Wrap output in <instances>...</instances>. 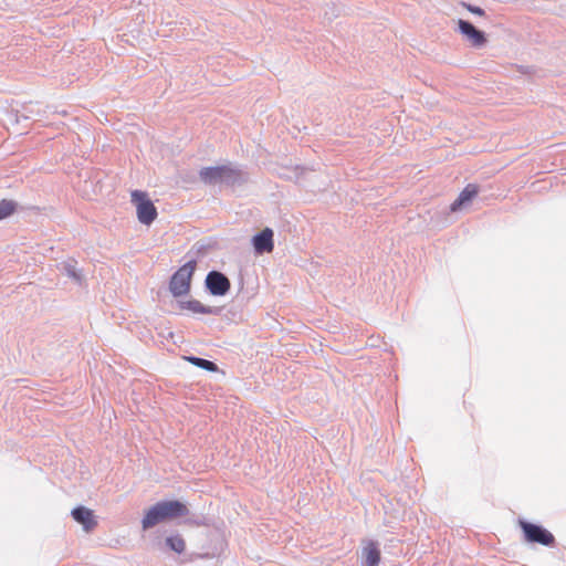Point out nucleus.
<instances>
[{
  "instance_id": "obj_1",
  "label": "nucleus",
  "mask_w": 566,
  "mask_h": 566,
  "mask_svg": "<svg viewBox=\"0 0 566 566\" xmlns=\"http://www.w3.org/2000/svg\"><path fill=\"white\" fill-rule=\"evenodd\" d=\"M188 514L186 504L179 501H163L149 507L143 518V528L148 530L159 523Z\"/></svg>"
},
{
  "instance_id": "obj_2",
  "label": "nucleus",
  "mask_w": 566,
  "mask_h": 566,
  "mask_svg": "<svg viewBox=\"0 0 566 566\" xmlns=\"http://www.w3.org/2000/svg\"><path fill=\"white\" fill-rule=\"evenodd\" d=\"M200 178L210 185H235L247 180V175L232 164L207 167L200 170Z\"/></svg>"
},
{
  "instance_id": "obj_3",
  "label": "nucleus",
  "mask_w": 566,
  "mask_h": 566,
  "mask_svg": "<svg viewBox=\"0 0 566 566\" xmlns=\"http://www.w3.org/2000/svg\"><path fill=\"white\" fill-rule=\"evenodd\" d=\"M195 269L196 262L189 261L172 275L169 287L174 296H181L189 292Z\"/></svg>"
},
{
  "instance_id": "obj_4",
  "label": "nucleus",
  "mask_w": 566,
  "mask_h": 566,
  "mask_svg": "<svg viewBox=\"0 0 566 566\" xmlns=\"http://www.w3.org/2000/svg\"><path fill=\"white\" fill-rule=\"evenodd\" d=\"M132 202L136 206L137 218L143 224H150L157 217L154 203L146 192L135 190L132 192Z\"/></svg>"
},
{
  "instance_id": "obj_5",
  "label": "nucleus",
  "mask_w": 566,
  "mask_h": 566,
  "mask_svg": "<svg viewBox=\"0 0 566 566\" xmlns=\"http://www.w3.org/2000/svg\"><path fill=\"white\" fill-rule=\"evenodd\" d=\"M521 526L525 533L526 539L543 545H551L554 536L545 528L526 522H521Z\"/></svg>"
},
{
  "instance_id": "obj_6",
  "label": "nucleus",
  "mask_w": 566,
  "mask_h": 566,
  "mask_svg": "<svg viewBox=\"0 0 566 566\" xmlns=\"http://www.w3.org/2000/svg\"><path fill=\"white\" fill-rule=\"evenodd\" d=\"M206 284L212 295H224L230 289L229 279L217 271H212L207 275Z\"/></svg>"
},
{
  "instance_id": "obj_7",
  "label": "nucleus",
  "mask_w": 566,
  "mask_h": 566,
  "mask_svg": "<svg viewBox=\"0 0 566 566\" xmlns=\"http://www.w3.org/2000/svg\"><path fill=\"white\" fill-rule=\"evenodd\" d=\"M72 517L83 526L85 532H91L97 525L96 516L91 509L85 506H77L72 510Z\"/></svg>"
},
{
  "instance_id": "obj_8",
  "label": "nucleus",
  "mask_w": 566,
  "mask_h": 566,
  "mask_svg": "<svg viewBox=\"0 0 566 566\" xmlns=\"http://www.w3.org/2000/svg\"><path fill=\"white\" fill-rule=\"evenodd\" d=\"M253 248L256 253H270L273 250V231L265 228L260 233L255 234L252 239Z\"/></svg>"
},
{
  "instance_id": "obj_9",
  "label": "nucleus",
  "mask_w": 566,
  "mask_h": 566,
  "mask_svg": "<svg viewBox=\"0 0 566 566\" xmlns=\"http://www.w3.org/2000/svg\"><path fill=\"white\" fill-rule=\"evenodd\" d=\"M460 32L471 42L474 46H482L485 43L483 32L479 31L468 21L459 20L458 22Z\"/></svg>"
},
{
  "instance_id": "obj_10",
  "label": "nucleus",
  "mask_w": 566,
  "mask_h": 566,
  "mask_svg": "<svg viewBox=\"0 0 566 566\" xmlns=\"http://www.w3.org/2000/svg\"><path fill=\"white\" fill-rule=\"evenodd\" d=\"M478 189L474 185L467 186L459 195L458 199L451 205L452 211H461L467 209L472 199L476 196Z\"/></svg>"
},
{
  "instance_id": "obj_11",
  "label": "nucleus",
  "mask_w": 566,
  "mask_h": 566,
  "mask_svg": "<svg viewBox=\"0 0 566 566\" xmlns=\"http://www.w3.org/2000/svg\"><path fill=\"white\" fill-rule=\"evenodd\" d=\"M363 557L366 566H378L380 559V552L374 542H369L363 548Z\"/></svg>"
},
{
  "instance_id": "obj_12",
  "label": "nucleus",
  "mask_w": 566,
  "mask_h": 566,
  "mask_svg": "<svg viewBox=\"0 0 566 566\" xmlns=\"http://www.w3.org/2000/svg\"><path fill=\"white\" fill-rule=\"evenodd\" d=\"M62 272L72 279L75 283L82 284L84 281V276L82 274V271L77 269L75 261H67L62 264Z\"/></svg>"
},
{
  "instance_id": "obj_13",
  "label": "nucleus",
  "mask_w": 566,
  "mask_h": 566,
  "mask_svg": "<svg viewBox=\"0 0 566 566\" xmlns=\"http://www.w3.org/2000/svg\"><path fill=\"white\" fill-rule=\"evenodd\" d=\"M178 306L180 310H187L197 314H210L212 313L210 307L202 305L199 301H179Z\"/></svg>"
},
{
  "instance_id": "obj_14",
  "label": "nucleus",
  "mask_w": 566,
  "mask_h": 566,
  "mask_svg": "<svg viewBox=\"0 0 566 566\" xmlns=\"http://www.w3.org/2000/svg\"><path fill=\"white\" fill-rule=\"evenodd\" d=\"M166 545L175 553L181 554L186 548V542L180 535L166 538Z\"/></svg>"
},
{
  "instance_id": "obj_15",
  "label": "nucleus",
  "mask_w": 566,
  "mask_h": 566,
  "mask_svg": "<svg viewBox=\"0 0 566 566\" xmlns=\"http://www.w3.org/2000/svg\"><path fill=\"white\" fill-rule=\"evenodd\" d=\"M188 361H190L192 365L200 367L202 369H206L208 371H217L218 367L214 363L199 358V357H186Z\"/></svg>"
},
{
  "instance_id": "obj_16",
  "label": "nucleus",
  "mask_w": 566,
  "mask_h": 566,
  "mask_svg": "<svg viewBox=\"0 0 566 566\" xmlns=\"http://www.w3.org/2000/svg\"><path fill=\"white\" fill-rule=\"evenodd\" d=\"M14 202L10 200L0 201V219H4L10 216L14 210Z\"/></svg>"
},
{
  "instance_id": "obj_17",
  "label": "nucleus",
  "mask_w": 566,
  "mask_h": 566,
  "mask_svg": "<svg viewBox=\"0 0 566 566\" xmlns=\"http://www.w3.org/2000/svg\"><path fill=\"white\" fill-rule=\"evenodd\" d=\"M468 10H470L472 13H475V14H480L482 15L483 14V10L479 7H472V6H468L467 7Z\"/></svg>"
}]
</instances>
